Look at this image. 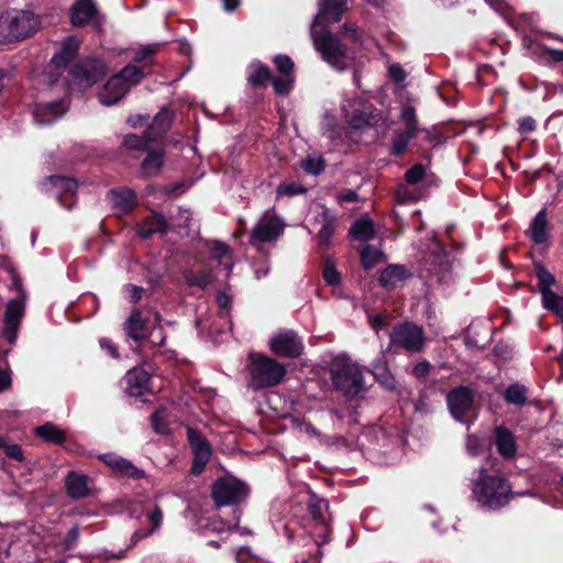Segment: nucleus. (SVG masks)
<instances>
[{"label": "nucleus", "mask_w": 563, "mask_h": 563, "mask_svg": "<svg viewBox=\"0 0 563 563\" xmlns=\"http://www.w3.org/2000/svg\"><path fill=\"white\" fill-rule=\"evenodd\" d=\"M346 8V0H321L310 32L313 45L323 60L340 71L353 64L354 53L346 48L336 35L329 32L319 33L318 29L323 24L339 22Z\"/></svg>", "instance_id": "f257e3e1"}, {"label": "nucleus", "mask_w": 563, "mask_h": 563, "mask_svg": "<svg viewBox=\"0 0 563 563\" xmlns=\"http://www.w3.org/2000/svg\"><path fill=\"white\" fill-rule=\"evenodd\" d=\"M472 494L479 506L492 510L507 505L512 496L507 479L490 474L485 467H481L477 477L473 479Z\"/></svg>", "instance_id": "f03ea898"}, {"label": "nucleus", "mask_w": 563, "mask_h": 563, "mask_svg": "<svg viewBox=\"0 0 563 563\" xmlns=\"http://www.w3.org/2000/svg\"><path fill=\"white\" fill-rule=\"evenodd\" d=\"M41 25L40 18L30 11H10L0 16V42L20 41L31 36Z\"/></svg>", "instance_id": "7ed1b4c3"}, {"label": "nucleus", "mask_w": 563, "mask_h": 563, "mask_svg": "<svg viewBox=\"0 0 563 563\" xmlns=\"http://www.w3.org/2000/svg\"><path fill=\"white\" fill-rule=\"evenodd\" d=\"M330 373L335 388L346 396H355L364 387L361 369L345 354L333 357Z\"/></svg>", "instance_id": "20e7f679"}, {"label": "nucleus", "mask_w": 563, "mask_h": 563, "mask_svg": "<svg viewBox=\"0 0 563 563\" xmlns=\"http://www.w3.org/2000/svg\"><path fill=\"white\" fill-rule=\"evenodd\" d=\"M143 71L135 65L125 66L119 74L112 76L99 92V101L103 106L119 102L130 88L141 81Z\"/></svg>", "instance_id": "39448f33"}, {"label": "nucleus", "mask_w": 563, "mask_h": 563, "mask_svg": "<svg viewBox=\"0 0 563 563\" xmlns=\"http://www.w3.org/2000/svg\"><path fill=\"white\" fill-rule=\"evenodd\" d=\"M285 375V366L275 360L262 354L250 355L251 385L254 388L276 386Z\"/></svg>", "instance_id": "423d86ee"}, {"label": "nucleus", "mask_w": 563, "mask_h": 563, "mask_svg": "<svg viewBox=\"0 0 563 563\" xmlns=\"http://www.w3.org/2000/svg\"><path fill=\"white\" fill-rule=\"evenodd\" d=\"M426 343L423 329L413 322H404L394 327L390 333V344L407 352H420Z\"/></svg>", "instance_id": "0eeeda50"}, {"label": "nucleus", "mask_w": 563, "mask_h": 563, "mask_svg": "<svg viewBox=\"0 0 563 563\" xmlns=\"http://www.w3.org/2000/svg\"><path fill=\"white\" fill-rule=\"evenodd\" d=\"M400 119L405 124V130L398 131L393 140L391 152L395 155H401L409 143V141L418 135L419 132L426 134V139H430L429 130L420 129L418 126L416 111L412 107L406 106L402 108Z\"/></svg>", "instance_id": "6e6552de"}, {"label": "nucleus", "mask_w": 563, "mask_h": 563, "mask_svg": "<svg viewBox=\"0 0 563 563\" xmlns=\"http://www.w3.org/2000/svg\"><path fill=\"white\" fill-rule=\"evenodd\" d=\"M246 495V485L231 476L219 478L212 487V497L218 506L239 503Z\"/></svg>", "instance_id": "1a4fd4ad"}, {"label": "nucleus", "mask_w": 563, "mask_h": 563, "mask_svg": "<svg viewBox=\"0 0 563 563\" xmlns=\"http://www.w3.org/2000/svg\"><path fill=\"white\" fill-rule=\"evenodd\" d=\"M284 222L280 218L271 211H266L254 227L250 243L257 245L260 243L273 242L283 233Z\"/></svg>", "instance_id": "9d476101"}, {"label": "nucleus", "mask_w": 563, "mask_h": 563, "mask_svg": "<svg viewBox=\"0 0 563 563\" xmlns=\"http://www.w3.org/2000/svg\"><path fill=\"white\" fill-rule=\"evenodd\" d=\"M342 113L347 124L353 129H363L373 124L372 106L361 98L344 100Z\"/></svg>", "instance_id": "9b49d317"}, {"label": "nucleus", "mask_w": 563, "mask_h": 563, "mask_svg": "<svg viewBox=\"0 0 563 563\" xmlns=\"http://www.w3.org/2000/svg\"><path fill=\"white\" fill-rule=\"evenodd\" d=\"M446 402L450 413L460 422H466V416L474 410V396L467 387L452 389L446 396Z\"/></svg>", "instance_id": "f8f14e48"}, {"label": "nucleus", "mask_w": 563, "mask_h": 563, "mask_svg": "<svg viewBox=\"0 0 563 563\" xmlns=\"http://www.w3.org/2000/svg\"><path fill=\"white\" fill-rule=\"evenodd\" d=\"M269 347L277 355L295 358L301 355L303 343L296 332L283 330L271 338Z\"/></svg>", "instance_id": "ddd939ff"}, {"label": "nucleus", "mask_w": 563, "mask_h": 563, "mask_svg": "<svg viewBox=\"0 0 563 563\" xmlns=\"http://www.w3.org/2000/svg\"><path fill=\"white\" fill-rule=\"evenodd\" d=\"M107 73L106 64L100 59H86L73 69V77L77 85L87 88L97 82Z\"/></svg>", "instance_id": "4468645a"}, {"label": "nucleus", "mask_w": 563, "mask_h": 563, "mask_svg": "<svg viewBox=\"0 0 563 563\" xmlns=\"http://www.w3.org/2000/svg\"><path fill=\"white\" fill-rule=\"evenodd\" d=\"M43 190H53L60 205L70 209L74 206V194L77 189V181L63 176H51L42 184Z\"/></svg>", "instance_id": "2eb2a0df"}, {"label": "nucleus", "mask_w": 563, "mask_h": 563, "mask_svg": "<svg viewBox=\"0 0 563 563\" xmlns=\"http://www.w3.org/2000/svg\"><path fill=\"white\" fill-rule=\"evenodd\" d=\"M274 63L279 76L273 80V87L277 95H287L294 87V63L287 55H277Z\"/></svg>", "instance_id": "dca6fc26"}, {"label": "nucleus", "mask_w": 563, "mask_h": 563, "mask_svg": "<svg viewBox=\"0 0 563 563\" xmlns=\"http://www.w3.org/2000/svg\"><path fill=\"white\" fill-rule=\"evenodd\" d=\"M24 314V300L23 298H15L9 301L7 306V311L4 316V329L3 335L5 340L10 343H13L16 339V332L19 330V325L21 319Z\"/></svg>", "instance_id": "f3484780"}, {"label": "nucleus", "mask_w": 563, "mask_h": 563, "mask_svg": "<svg viewBox=\"0 0 563 563\" xmlns=\"http://www.w3.org/2000/svg\"><path fill=\"white\" fill-rule=\"evenodd\" d=\"M68 104L64 100L42 103L34 110V120L40 125L55 122L67 111Z\"/></svg>", "instance_id": "a211bd4d"}, {"label": "nucleus", "mask_w": 563, "mask_h": 563, "mask_svg": "<svg viewBox=\"0 0 563 563\" xmlns=\"http://www.w3.org/2000/svg\"><path fill=\"white\" fill-rule=\"evenodd\" d=\"M67 494L73 499H82L90 495V479L88 476L70 472L66 477Z\"/></svg>", "instance_id": "6ab92c4d"}, {"label": "nucleus", "mask_w": 563, "mask_h": 563, "mask_svg": "<svg viewBox=\"0 0 563 563\" xmlns=\"http://www.w3.org/2000/svg\"><path fill=\"white\" fill-rule=\"evenodd\" d=\"M97 14L93 0H76L71 8L70 20L75 26L89 23Z\"/></svg>", "instance_id": "aec40b11"}, {"label": "nucleus", "mask_w": 563, "mask_h": 563, "mask_svg": "<svg viewBox=\"0 0 563 563\" xmlns=\"http://www.w3.org/2000/svg\"><path fill=\"white\" fill-rule=\"evenodd\" d=\"M316 221L321 224L317 234L320 244L329 246L335 229V217L324 207H320L316 216Z\"/></svg>", "instance_id": "412c9836"}, {"label": "nucleus", "mask_w": 563, "mask_h": 563, "mask_svg": "<svg viewBox=\"0 0 563 563\" xmlns=\"http://www.w3.org/2000/svg\"><path fill=\"white\" fill-rule=\"evenodd\" d=\"M495 444L498 453L504 459H512L517 453L515 437L510 430L497 427L495 430Z\"/></svg>", "instance_id": "4be33fe9"}, {"label": "nucleus", "mask_w": 563, "mask_h": 563, "mask_svg": "<svg viewBox=\"0 0 563 563\" xmlns=\"http://www.w3.org/2000/svg\"><path fill=\"white\" fill-rule=\"evenodd\" d=\"M108 197L113 208L123 213L132 210L137 201L135 192L129 188L112 189Z\"/></svg>", "instance_id": "5701e85b"}, {"label": "nucleus", "mask_w": 563, "mask_h": 563, "mask_svg": "<svg viewBox=\"0 0 563 563\" xmlns=\"http://www.w3.org/2000/svg\"><path fill=\"white\" fill-rule=\"evenodd\" d=\"M125 380L128 394L140 396L147 389L150 376L143 368L135 367L126 373Z\"/></svg>", "instance_id": "b1692460"}, {"label": "nucleus", "mask_w": 563, "mask_h": 563, "mask_svg": "<svg viewBox=\"0 0 563 563\" xmlns=\"http://www.w3.org/2000/svg\"><path fill=\"white\" fill-rule=\"evenodd\" d=\"M79 42L77 38L70 36L67 37L63 42L62 51L56 53L52 59L49 67H55L56 69H59L64 66H66L70 60H73L78 52Z\"/></svg>", "instance_id": "393cba45"}, {"label": "nucleus", "mask_w": 563, "mask_h": 563, "mask_svg": "<svg viewBox=\"0 0 563 563\" xmlns=\"http://www.w3.org/2000/svg\"><path fill=\"white\" fill-rule=\"evenodd\" d=\"M101 460L111 468L118 471L121 475L133 478H140L143 476V472L141 470L121 456L114 454H103Z\"/></svg>", "instance_id": "a878e982"}, {"label": "nucleus", "mask_w": 563, "mask_h": 563, "mask_svg": "<svg viewBox=\"0 0 563 563\" xmlns=\"http://www.w3.org/2000/svg\"><path fill=\"white\" fill-rule=\"evenodd\" d=\"M409 277V273L405 266L389 265L380 274V284L385 288L393 289L402 285Z\"/></svg>", "instance_id": "bb28decb"}, {"label": "nucleus", "mask_w": 563, "mask_h": 563, "mask_svg": "<svg viewBox=\"0 0 563 563\" xmlns=\"http://www.w3.org/2000/svg\"><path fill=\"white\" fill-rule=\"evenodd\" d=\"M527 234L537 244H541L548 240V219L545 210H540L531 222Z\"/></svg>", "instance_id": "cd10ccee"}, {"label": "nucleus", "mask_w": 563, "mask_h": 563, "mask_svg": "<svg viewBox=\"0 0 563 563\" xmlns=\"http://www.w3.org/2000/svg\"><path fill=\"white\" fill-rule=\"evenodd\" d=\"M124 330L134 341H142L147 336L146 324L140 311L134 310L131 312L125 322Z\"/></svg>", "instance_id": "c85d7f7f"}, {"label": "nucleus", "mask_w": 563, "mask_h": 563, "mask_svg": "<svg viewBox=\"0 0 563 563\" xmlns=\"http://www.w3.org/2000/svg\"><path fill=\"white\" fill-rule=\"evenodd\" d=\"M207 247L211 257L218 261L220 266H223L224 269L227 271H230L232 268V254L230 249L225 244L219 241H212L208 243Z\"/></svg>", "instance_id": "c756f323"}, {"label": "nucleus", "mask_w": 563, "mask_h": 563, "mask_svg": "<svg viewBox=\"0 0 563 563\" xmlns=\"http://www.w3.org/2000/svg\"><path fill=\"white\" fill-rule=\"evenodd\" d=\"M173 121V112L168 109L161 110L154 118L153 123L147 129L148 140H155L162 135Z\"/></svg>", "instance_id": "7c9ffc66"}, {"label": "nucleus", "mask_w": 563, "mask_h": 563, "mask_svg": "<svg viewBox=\"0 0 563 563\" xmlns=\"http://www.w3.org/2000/svg\"><path fill=\"white\" fill-rule=\"evenodd\" d=\"M372 374L387 389H394L396 387V380L387 367L386 360L384 357L377 358L372 363Z\"/></svg>", "instance_id": "2f4dec72"}, {"label": "nucleus", "mask_w": 563, "mask_h": 563, "mask_svg": "<svg viewBox=\"0 0 563 563\" xmlns=\"http://www.w3.org/2000/svg\"><path fill=\"white\" fill-rule=\"evenodd\" d=\"M167 228V223L163 216L153 213L147 217L139 227V233L143 238H147L153 233H163Z\"/></svg>", "instance_id": "473e14b6"}, {"label": "nucleus", "mask_w": 563, "mask_h": 563, "mask_svg": "<svg viewBox=\"0 0 563 563\" xmlns=\"http://www.w3.org/2000/svg\"><path fill=\"white\" fill-rule=\"evenodd\" d=\"M35 434L38 438H42L43 440L54 444H62L66 439L64 430L59 429L57 426L51 422H46L37 427L35 429Z\"/></svg>", "instance_id": "72a5a7b5"}, {"label": "nucleus", "mask_w": 563, "mask_h": 563, "mask_svg": "<svg viewBox=\"0 0 563 563\" xmlns=\"http://www.w3.org/2000/svg\"><path fill=\"white\" fill-rule=\"evenodd\" d=\"M329 504L325 499H311L309 503V514L312 519L320 523L322 531H328L327 511Z\"/></svg>", "instance_id": "f704fd0d"}, {"label": "nucleus", "mask_w": 563, "mask_h": 563, "mask_svg": "<svg viewBox=\"0 0 563 563\" xmlns=\"http://www.w3.org/2000/svg\"><path fill=\"white\" fill-rule=\"evenodd\" d=\"M190 448L197 457L210 459L211 451L207 441L195 430H188Z\"/></svg>", "instance_id": "c9c22d12"}, {"label": "nucleus", "mask_w": 563, "mask_h": 563, "mask_svg": "<svg viewBox=\"0 0 563 563\" xmlns=\"http://www.w3.org/2000/svg\"><path fill=\"white\" fill-rule=\"evenodd\" d=\"M271 79L269 69L260 63L251 64L247 80L252 86H263Z\"/></svg>", "instance_id": "e433bc0d"}, {"label": "nucleus", "mask_w": 563, "mask_h": 563, "mask_svg": "<svg viewBox=\"0 0 563 563\" xmlns=\"http://www.w3.org/2000/svg\"><path fill=\"white\" fill-rule=\"evenodd\" d=\"M184 277L188 285L198 286L200 288H206L214 279L213 274L209 271H186Z\"/></svg>", "instance_id": "4c0bfd02"}, {"label": "nucleus", "mask_w": 563, "mask_h": 563, "mask_svg": "<svg viewBox=\"0 0 563 563\" xmlns=\"http://www.w3.org/2000/svg\"><path fill=\"white\" fill-rule=\"evenodd\" d=\"M384 260L385 256L383 252L371 245H365L361 251V261L365 269L375 267L379 263L384 262Z\"/></svg>", "instance_id": "58836bf2"}, {"label": "nucleus", "mask_w": 563, "mask_h": 563, "mask_svg": "<svg viewBox=\"0 0 563 563\" xmlns=\"http://www.w3.org/2000/svg\"><path fill=\"white\" fill-rule=\"evenodd\" d=\"M350 232L360 241H368L374 235L373 222L369 219H360L354 222Z\"/></svg>", "instance_id": "ea45409f"}, {"label": "nucleus", "mask_w": 563, "mask_h": 563, "mask_svg": "<svg viewBox=\"0 0 563 563\" xmlns=\"http://www.w3.org/2000/svg\"><path fill=\"white\" fill-rule=\"evenodd\" d=\"M164 163L163 152H148L147 156L142 163V170L145 175L151 176L158 173Z\"/></svg>", "instance_id": "a19ab883"}, {"label": "nucleus", "mask_w": 563, "mask_h": 563, "mask_svg": "<svg viewBox=\"0 0 563 563\" xmlns=\"http://www.w3.org/2000/svg\"><path fill=\"white\" fill-rule=\"evenodd\" d=\"M542 302L544 308L563 318V297L552 290H543Z\"/></svg>", "instance_id": "79ce46f5"}, {"label": "nucleus", "mask_w": 563, "mask_h": 563, "mask_svg": "<svg viewBox=\"0 0 563 563\" xmlns=\"http://www.w3.org/2000/svg\"><path fill=\"white\" fill-rule=\"evenodd\" d=\"M505 399L507 402L522 406L527 401V388L523 385H510L505 391Z\"/></svg>", "instance_id": "37998d69"}, {"label": "nucleus", "mask_w": 563, "mask_h": 563, "mask_svg": "<svg viewBox=\"0 0 563 563\" xmlns=\"http://www.w3.org/2000/svg\"><path fill=\"white\" fill-rule=\"evenodd\" d=\"M147 132L145 136H140L136 134H128L123 139V145L129 150L135 151H147V142H148Z\"/></svg>", "instance_id": "c03bdc74"}, {"label": "nucleus", "mask_w": 563, "mask_h": 563, "mask_svg": "<svg viewBox=\"0 0 563 563\" xmlns=\"http://www.w3.org/2000/svg\"><path fill=\"white\" fill-rule=\"evenodd\" d=\"M148 520L152 525L151 530L144 531V532L136 531L134 533V538H136L137 540L145 538V537L150 536L153 531H155L157 528H159V526L162 525V521H163L162 510L158 507H154L153 510L148 511Z\"/></svg>", "instance_id": "a18cd8bd"}, {"label": "nucleus", "mask_w": 563, "mask_h": 563, "mask_svg": "<svg viewBox=\"0 0 563 563\" xmlns=\"http://www.w3.org/2000/svg\"><path fill=\"white\" fill-rule=\"evenodd\" d=\"M167 412L165 408L157 409L152 416V426L154 430L159 434H165L168 432L167 426Z\"/></svg>", "instance_id": "49530a36"}, {"label": "nucleus", "mask_w": 563, "mask_h": 563, "mask_svg": "<svg viewBox=\"0 0 563 563\" xmlns=\"http://www.w3.org/2000/svg\"><path fill=\"white\" fill-rule=\"evenodd\" d=\"M323 279L330 286H336L340 284V274L335 269L334 262L331 258H327L323 266Z\"/></svg>", "instance_id": "de8ad7c7"}, {"label": "nucleus", "mask_w": 563, "mask_h": 563, "mask_svg": "<svg viewBox=\"0 0 563 563\" xmlns=\"http://www.w3.org/2000/svg\"><path fill=\"white\" fill-rule=\"evenodd\" d=\"M537 277L539 279V288L541 295H543V290H551V286L554 284V276L548 272L543 266H537Z\"/></svg>", "instance_id": "09e8293b"}, {"label": "nucleus", "mask_w": 563, "mask_h": 563, "mask_svg": "<svg viewBox=\"0 0 563 563\" xmlns=\"http://www.w3.org/2000/svg\"><path fill=\"white\" fill-rule=\"evenodd\" d=\"M424 175V166L421 164H416L406 172V181L408 185H417L423 179Z\"/></svg>", "instance_id": "8fccbe9b"}, {"label": "nucleus", "mask_w": 563, "mask_h": 563, "mask_svg": "<svg viewBox=\"0 0 563 563\" xmlns=\"http://www.w3.org/2000/svg\"><path fill=\"white\" fill-rule=\"evenodd\" d=\"M396 198L401 203H410L417 201L419 195L408 186H399L396 190Z\"/></svg>", "instance_id": "3c124183"}, {"label": "nucleus", "mask_w": 563, "mask_h": 563, "mask_svg": "<svg viewBox=\"0 0 563 563\" xmlns=\"http://www.w3.org/2000/svg\"><path fill=\"white\" fill-rule=\"evenodd\" d=\"M302 168L307 173L318 175L324 169V162L320 157H308L302 162Z\"/></svg>", "instance_id": "603ef678"}, {"label": "nucleus", "mask_w": 563, "mask_h": 563, "mask_svg": "<svg viewBox=\"0 0 563 563\" xmlns=\"http://www.w3.org/2000/svg\"><path fill=\"white\" fill-rule=\"evenodd\" d=\"M305 191V188L299 184H282L277 188V196H295L303 194Z\"/></svg>", "instance_id": "864d4df0"}, {"label": "nucleus", "mask_w": 563, "mask_h": 563, "mask_svg": "<svg viewBox=\"0 0 563 563\" xmlns=\"http://www.w3.org/2000/svg\"><path fill=\"white\" fill-rule=\"evenodd\" d=\"M291 422H292L294 428L297 429L299 432L305 433L308 437H317L318 435V431L309 422H306L305 420H300L298 418H292Z\"/></svg>", "instance_id": "5fc2aeb1"}, {"label": "nucleus", "mask_w": 563, "mask_h": 563, "mask_svg": "<svg viewBox=\"0 0 563 563\" xmlns=\"http://www.w3.org/2000/svg\"><path fill=\"white\" fill-rule=\"evenodd\" d=\"M79 539V528L77 526L73 527L66 534L63 545L65 550L73 549Z\"/></svg>", "instance_id": "6e6d98bb"}, {"label": "nucleus", "mask_w": 563, "mask_h": 563, "mask_svg": "<svg viewBox=\"0 0 563 563\" xmlns=\"http://www.w3.org/2000/svg\"><path fill=\"white\" fill-rule=\"evenodd\" d=\"M536 120L531 117H525L518 121V130L521 134H528L536 130Z\"/></svg>", "instance_id": "4d7b16f0"}, {"label": "nucleus", "mask_w": 563, "mask_h": 563, "mask_svg": "<svg viewBox=\"0 0 563 563\" xmlns=\"http://www.w3.org/2000/svg\"><path fill=\"white\" fill-rule=\"evenodd\" d=\"M343 33L345 35H347L355 43H360V44L364 43L363 38H362V31L352 24H344Z\"/></svg>", "instance_id": "13d9d810"}, {"label": "nucleus", "mask_w": 563, "mask_h": 563, "mask_svg": "<svg viewBox=\"0 0 563 563\" xmlns=\"http://www.w3.org/2000/svg\"><path fill=\"white\" fill-rule=\"evenodd\" d=\"M429 252H430L431 256L434 257L433 261L437 264L443 263L444 257H445V252H444L443 247L437 241H434V240L432 241V244L429 247Z\"/></svg>", "instance_id": "bf43d9fd"}, {"label": "nucleus", "mask_w": 563, "mask_h": 563, "mask_svg": "<svg viewBox=\"0 0 563 563\" xmlns=\"http://www.w3.org/2000/svg\"><path fill=\"white\" fill-rule=\"evenodd\" d=\"M99 344H100V347L108 355H110L113 358H118L119 357L118 347L115 346V344L111 340H109L107 338H102V339L99 340Z\"/></svg>", "instance_id": "052dcab7"}, {"label": "nucleus", "mask_w": 563, "mask_h": 563, "mask_svg": "<svg viewBox=\"0 0 563 563\" xmlns=\"http://www.w3.org/2000/svg\"><path fill=\"white\" fill-rule=\"evenodd\" d=\"M482 449V442L476 435H468L466 439V450L471 455H477Z\"/></svg>", "instance_id": "680f3d73"}, {"label": "nucleus", "mask_w": 563, "mask_h": 563, "mask_svg": "<svg viewBox=\"0 0 563 563\" xmlns=\"http://www.w3.org/2000/svg\"><path fill=\"white\" fill-rule=\"evenodd\" d=\"M430 369L431 364L428 361H422L413 367L412 373L417 378H424L430 373Z\"/></svg>", "instance_id": "e2e57ef3"}, {"label": "nucleus", "mask_w": 563, "mask_h": 563, "mask_svg": "<svg viewBox=\"0 0 563 563\" xmlns=\"http://www.w3.org/2000/svg\"><path fill=\"white\" fill-rule=\"evenodd\" d=\"M5 454L9 457H12L16 461H23V452L20 445L18 444H8L5 445L4 450Z\"/></svg>", "instance_id": "0e129e2a"}, {"label": "nucleus", "mask_w": 563, "mask_h": 563, "mask_svg": "<svg viewBox=\"0 0 563 563\" xmlns=\"http://www.w3.org/2000/svg\"><path fill=\"white\" fill-rule=\"evenodd\" d=\"M369 324L375 331H379L386 327L387 321L383 314H374L369 317Z\"/></svg>", "instance_id": "69168bd1"}, {"label": "nucleus", "mask_w": 563, "mask_h": 563, "mask_svg": "<svg viewBox=\"0 0 563 563\" xmlns=\"http://www.w3.org/2000/svg\"><path fill=\"white\" fill-rule=\"evenodd\" d=\"M388 71L389 76L396 81L405 79V71L398 64L390 65Z\"/></svg>", "instance_id": "338daca9"}, {"label": "nucleus", "mask_w": 563, "mask_h": 563, "mask_svg": "<svg viewBox=\"0 0 563 563\" xmlns=\"http://www.w3.org/2000/svg\"><path fill=\"white\" fill-rule=\"evenodd\" d=\"M231 299L225 292H218L217 295V303L221 309L222 313H225L229 309Z\"/></svg>", "instance_id": "774afa93"}]
</instances>
